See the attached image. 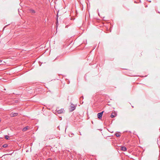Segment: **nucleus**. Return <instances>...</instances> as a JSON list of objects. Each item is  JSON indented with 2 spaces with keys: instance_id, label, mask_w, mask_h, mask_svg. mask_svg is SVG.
<instances>
[{
  "instance_id": "1",
  "label": "nucleus",
  "mask_w": 160,
  "mask_h": 160,
  "mask_svg": "<svg viewBox=\"0 0 160 160\" xmlns=\"http://www.w3.org/2000/svg\"><path fill=\"white\" fill-rule=\"evenodd\" d=\"M103 112H104V111H103L100 112L98 113V115H97L99 119H100L102 118V114H103Z\"/></svg>"
},
{
  "instance_id": "2",
  "label": "nucleus",
  "mask_w": 160,
  "mask_h": 160,
  "mask_svg": "<svg viewBox=\"0 0 160 160\" xmlns=\"http://www.w3.org/2000/svg\"><path fill=\"white\" fill-rule=\"evenodd\" d=\"M64 111L63 109H61L57 110L56 112L58 114H61Z\"/></svg>"
},
{
  "instance_id": "3",
  "label": "nucleus",
  "mask_w": 160,
  "mask_h": 160,
  "mask_svg": "<svg viewBox=\"0 0 160 160\" xmlns=\"http://www.w3.org/2000/svg\"><path fill=\"white\" fill-rule=\"evenodd\" d=\"M75 108H76L75 106L74 105V104H71V108H70V111L71 112L73 111V110H74L75 109Z\"/></svg>"
},
{
  "instance_id": "4",
  "label": "nucleus",
  "mask_w": 160,
  "mask_h": 160,
  "mask_svg": "<svg viewBox=\"0 0 160 160\" xmlns=\"http://www.w3.org/2000/svg\"><path fill=\"white\" fill-rule=\"evenodd\" d=\"M121 150L123 151H126L127 150V148L126 147L122 146H121Z\"/></svg>"
},
{
  "instance_id": "5",
  "label": "nucleus",
  "mask_w": 160,
  "mask_h": 160,
  "mask_svg": "<svg viewBox=\"0 0 160 160\" xmlns=\"http://www.w3.org/2000/svg\"><path fill=\"white\" fill-rule=\"evenodd\" d=\"M116 116V114L115 112H112L110 116V117L112 118H113L115 117Z\"/></svg>"
},
{
  "instance_id": "6",
  "label": "nucleus",
  "mask_w": 160,
  "mask_h": 160,
  "mask_svg": "<svg viewBox=\"0 0 160 160\" xmlns=\"http://www.w3.org/2000/svg\"><path fill=\"white\" fill-rule=\"evenodd\" d=\"M18 115V113H12L11 114V116L12 117H14L17 116Z\"/></svg>"
},
{
  "instance_id": "7",
  "label": "nucleus",
  "mask_w": 160,
  "mask_h": 160,
  "mask_svg": "<svg viewBox=\"0 0 160 160\" xmlns=\"http://www.w3.org/2000/svg\"><path fill=\"white\" fill-rule=\"evenodd\" d=\"M30 12L32 13H35L36 12L35 11L34 9H31L29 10Z\"/></svg>"
},
{
  "instance_id": "8",
  "label": "nucleus",
  "mask_w": 160,
  "mask_h": 160,
  "mask_svg": "<svg viewBox=\"0 0 160 160\" xmlns=\"http://www.w3.org/2000/svg\"><path fill=\"white\" fill-rule=\"evenodd\" d=\"M28 129V127L27 126L23 128L22 129V131H27Z\"/></svg>"
},
{
  "instance_id": "9",
  "label": "nucleus",
  "mask_w": 160,
  "mask_h": 160,
  "mask_svg": "<svg viewBox=\"0 0 160 160\" xmlns=\"http://www.w3.org/2000/svg\"><path fill=\"white\" fill-rule=\"evenodd\" d=\"M8 146V145L7 144H3L2 146V147L4 148H6Z\"/></svg>"
},
{
  "instance_id": "10",
  "label": "nucleus",
  "mask_w": 160,
  "mask_h": 160,
  "mask_svg": "<svg viewBox=\"0 0 160 160\" xmlns=\"http://www.w3.org/2000/svg\"><path fill=\"white\" fill-rule=\"evenodd\" d=\"M5 138L7 140H8L9 139V137L8 135H5Z\"/></svg>"
},
{
  "instance_id": "11",
  "label": "nucleus",
  "mask_w": 160,
  "mask_h": 160,
  "mask_svg": "<svg viewBox=\"0 0 160 160\" xmlns=\"http://www.w3.org/2000/svg\"><path fill=\"white\" fill-rule=\"evenodd\" d=\"M115 135L117 137H118L120 136V134L118 133H116Z\"/></svg>"
},
{
  "instance_id": "12",
  "label": "nucleus",
  "mask_w": 160,
  "mask_h": 160,
  "mask_svg": "<svg viewBox=\"0 0 160 160\" xmlns=\"http://www.w3.org/2000/svg\"><path fill=\"white\" fill-rule=\"evenodd\" d=\"M84 98H83V96H82L81 97H80V100H81V99H83Z\"/></svg>"
},
{
  "instance_id": "13",
  "label": "nucleus",
  "mask_w": 160,
  "mask_h": 160,
  "mask_svg": "<svg viewBox=\"0 0 160 160\" xmlns=\"http://www.w3.org/2000/svg\"><path fill=\"white\" fill-rule=\"evenodd\" d=\"M47 160H52V159L51 158H48Z\"/></svg>"
},
{
  "instance_id": "14",
  "label": "nucleus",
  "mask_w": 160,
  "mask_h": 160,
  "mask_svg": "<svg viewBox=\"0 0 160 160\" xmlns=\"http://www.w3.org/2000/svg\"><path fill=\"white\" fill-rule=\"evenodd\" d=\"M80 132V135H82V134H81V133H80V132Z\"/></svg>"
},
{
  "instance_id": "15",
  "label": "nucleus",
  "mask_w": 160,
  "mask_h": 160,
  "mask_svg": "<svg viewBox=\"0 0 160 160\" xmlns=\"http://www.w3.org/2000/svg\"><path fill=\"white\" fill-rule=\"evenodd\" d=\"M149 2H151V1H148Z\"/></svg>"
},
{
  "instance_id": "16",
  "label": "nucleus",
  "mask_w": 160,
  "mask_h": 160,
  "mask_svg": "<svg viewBox=\"0 0 160 160\" xmlns=\"http://www.w3.org/2000/svg\"><path fill=\"white\" fill-rule=\"evenodd\" d=\"M83 102H82V103H81V104H82L83 103Z\"/></svg>"
},
{
  "instance_id": "17",
  "label": "nucleus",
  "mask_w": 160,
  "mask_h": 160,
  "mask_svg": "<svg viewBox=\"0 0 160 160\" xmlns=\"http://www.w3.org/2000/svg\"><path fill=\"white\" fill-rule=\"evenodd\" d=\"M158 13H160V12H158Z\"/></svg>"
},
{
  "instance_id": "18",
  "label": "nucleus",
  "mask_w": 160,
  "mask_h": 160,
  "mask_svg": "<svg viewBox=\"0 0 160 160\" xmlns=\"http://www.w3.org/2000/svg\"><path fill=\"white\" fill-rule=\"evenodd\" d=\"M148 7L147 5L146 6V7Z\"/></svg>"
},
{
  "instance_id": "19",
  "label": "nucleus",
  "mask_w": 160,
  "mask_h": 160,
  "mask_svg": "<svg viewBox=\"0 0 160 160\" xmlns=\"http://www.w3.org/2000/svg\"><path fill=\"white\" fill-rule=\"evenodd\" d=\"M1 122V119H0V122Z\"/></svg>"
}]
</instances>
